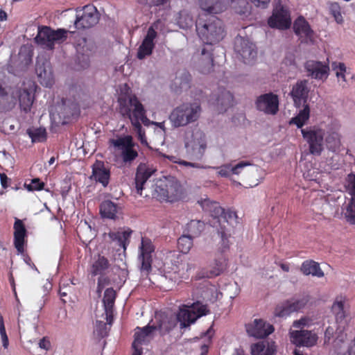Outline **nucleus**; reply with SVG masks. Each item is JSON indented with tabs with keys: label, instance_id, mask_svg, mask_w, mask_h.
I'll return each mask as SVG.
<instances>
[{
	"label": "nucleus",
	"instance_id": "obj_1",
	"mask_svg": "<svg viewBox=\"0 0 355 355\" xmlns=\"http://www.w3.org/2000/svg\"><path fill=\"white\" fill-rule=\"evenodd\" d=\"M209 312L206 305L196 302L191 305H183L176 315L161 313L155 315L156 324H153L155 331H158L161 336L169 334L180 323L181 329L189 327L199 318Z\"/></svg>",
	"mask_w": 355,
	"mask_h": 355
},
{
	"label": "nucleus",
	"instance_id": "obj_2",
	"mask_svg": "<svg viewBox=\"0 0 355 355\" xmlns=\"http://www.w3.org/2000/svg\"><path fill=\"white\" fill-rule=\"evenodd\" d=\"M155 171L146 164L141 163L137 166L135 178L137 193L146 198L151 196L159 200H172L176 195L173 184L159 180L154 185L148 187V180Z\"/></svg>",
	"mask_w": 355,
	"mask_h": 355
},
{
	"label": "nucleus",
	"instance_id": "obj_3",
	"mask_svg": "<svg viewBox=\"0 0 355 355\" xmlns=\"http://www.w3.org/2000/svg\"><path fill=\"white\" fill-rule=\"evenodd\" d=\"M119 105V113L124 118L130 120L132 125L137 132L138 138L141 143L147 144L145 132L142 129L140 121L144 125H148L150 121L146 116V110L143 105L135 96L120 97L118 100Z\"/></svg>",
	"mask_w": 355,
	"mask_h": 355
},
{
	"label": "nucleus",
	"instance_id": "obj_4",
	"mask_svg": "<svg viewBox=\"0 0 355 355\" xmlns=\"http://www.w3.org/2000/svg\"><path fill=\"white\" fill-rule=\"evenodd\" d=\"M196 31L201 40L206 44L218 43L225 36L223 21L213 15L202 13L196 21Z\"/></svg>",
	"mask_w": 355,
	"mask_h": 355
},
{
	"label": "nucleus",
	"instance_id": "obj_5",
	"mask_svg": "<svg viewBox=\"0 0 355 355\" xmlns=\"http://www.w3.org/2000/svg\"><path fill=\"white\" fill-rule=\"evenodd\" d=\"M202 112L198 102L184 103L175 107L169 115V120L173 128L184 127L197 121Z\"/></svg>",
	"mask_w": 355,
	"mask_h": 355
},
{
	"label": "nucleus",
	"instance_id": "obj_6",
	"mask_svg": "<svg viewBox=\"0 0 355 355\" xmlns=\"http://www.w3.org/2000/svg\"><path fill=\"white\" fill-rule=\"evenodd\" d=\"M68 31L64 28L53 30L48 26L39 27L35 37L36 42L49 49H53L55 44H60L67 38Z\"/></svg>",
	"mask_w": 355,
	"mask_h": 355
},
{
	"label": "nucleus",
	"instance_id": "obj_7",
	"mask_svg": "<svg viewBox=\"0 0 355 355\" xmlns=\"http://www.w3.org/2000/svg\"><path fill=\"white\" fill-rule=\"evenodd\" d=\"M185 148L187 157L193 161L201 160L207 148L205 133L200 130L193 131L191 138H187Z\"/></svg>",
	"mask_w": 355,
	"mask_h": 355
},
{
	"label": "nucleus",
	"instance_id": "obj_8",
	"mask_svg": "<svg viewBox=\"0 0 355 355\" xmlns=\"http://www.w3.org/2000/svg\"><path fill=\"white\" fill-rule=\"evenodd\" d=\"M301 133L309 145L310 154L320 156L324 150V128L314 125L301 129Z\"/></svg>",
	"mask_w": 355,
	"mask_h": 355
},
{
	"label": "nucleus",
	"instance_id": "obj_9",
	"mask_svg": "<svg viewBox=\"0 0 355 355\" xmlns=\"http://www.w3.org/2000/svg\"><path fill=\"white\" fill-rule=\"evenodd\" d=\"M100 15L96 8L91 4L76 9L74 26L76 29H87L98 24Z\"/></svg>",
	"mask_w": 355,
	"mask_h": 355
},
{
	"label": "nucleus",
	"instance_id": "obj_10",
	"mask_svg": "<svg viewBox=\"0 0 355 355\" xmlns=\"http://www.w3.org/2000/svg\"><path fill=\"white\" fill-rule=\"evenodd\" d=\"M110 144L121 150V157L125 164L131 163L138 156L137 150L135 149V144L132 137L130 135L121 137L117 139H112Z\"/></svg>",
	"mask_w": 355,
	"mask_h": 355
},
{
	"label": "nucleus",
	"instance_id": "obj_11",
	"mask_svg": "<svg viewBox=\"0 0 355 355\" xmlns=\"http://www.w3.org/2000/svg\"><path fill=\"white\" fill-rule=\"evenodd\" d=\"M155 327L154 325H147L144 327H137L135 329L134 341L132 343V355H141L143 345L148 344L155 337Z\"/></svg>",
	"mask_w": 355,
	"mask_h": 355
},
{
	"label": "nucleus",
	"instance_id": "obj_12",
	"mask_svg": "<svg viewBox=\"0 0 355 355\" xmlns=\"http://www.w3.org/2000/svg\"><path fill=\"white\" fill-rule=\"evenodd\" d=\"M234 51L245 64H252L257 54L255 45L242 37L235 38Z\"/></svg>",
	"mask_w": 355,
	"mask_h": 355
},
{
	"label": "nucleus",
	"instance_id": "obj_13",
	"mask_svg": "<svg viewBox=\"0 0 355 355\" xmlns=\"http://www.w3.org/2000/svg\"><path fill=\"white\" fill-rule=\"evenodd\" d=\"M161 24L162 21L157 20L148 28L146 35L138 49L137 55L138 59L143 60L146 56L151 55L155 47L154 40L157 37L156 30L159 29Z\"/></svg>",
	"mask_w": 355,
	"mask_h": 355
},
{
	"label": "nucleus",
	"instance_id": "obj_14",
	"mask_svg": "<svg viewBox=\"0 0 355 355\" xmlns=\"http://www.w3.org/2000/svg\"><path fill=\"white\" fill-rule=\"evenodd\" d=\"M139 250L140 254L139 256V260L141 262L140 270L142 273L148 275L151 270V254L154 252L155 247L150 239L142 237Z\"/></svg>",
	"mask_w": 355,
	"mask_h": 355
},
{
	"label": "nucleus",
	"instance_id": "obj_15",
	"mask_svg": "<svg viewBox=\"0 0 355 355\" xmlns=\"http://www.w3.org/2000/svg\"><path fill=\"white\" fill-rule=\"evenodd\" d=\"M308 302V296L287 300L284 303L277 306L275 309V315L277 317L289 315L291 313L298 311L304 308Z\"/></svg>",
	"mask_w": 355,
	"mask_h": 355
},
{
	"label": "nucleus",
	"instance_id": "obj_16",
	"mask_svg": "<svg viewBox=\"0 0 355 355\" xmlns=\"http://www.w3.org/2000/svg\"><path fill=\"white\" fill-rule=\"evenodd\" d=\"M334 153H338L342 146L339 127L331 124L324 128V146Z\"/></svg>",
	"mask_w": 355,
	"mask_h": 355
},
{
	"label": "nucleus",
	"instance_id": "obj_17",
	"mask_svg": "<svg viewBox=\"0 0 355 355\" xmlns=\"http://www.w3.org/2000/svg\"><path fill=\"white\" fill-rule=\"evenodd\" d=\"M290 334L291 342L297 347H311L318 339L315 333L305 329L292 331Z\"/></svg>",
	"mask_w": 355,
	"mask_h": 355
},
{
	"label": "nucleus",
	"instance_id": "obj_18",
	"mask_svg": "<svg viewBox=\"0 0 355 355\" xmlns=\"http://www.w3.org/2000/svg\"><path fill=\"white\" fill-rule=\"evenodd\" d=\"M237 218V216L236 212L233 211H227L226 212L224 211V214L218 218V220L214 222L212 225L214 227H218L216 223L218 224L220 228L218 229V234L220 236L223 246L224 248H227L228 247V237L230 235L229 231L227 229L225 223L232 224L233 222H236Z\"/></svg>",
	"mask_w": 355,
	"mask_h": 355
},
{
	"label": "nucleus",
	"instance_id": "obj_19",
	"mask_svg": "<svg viewBox=\"0 0 355 355\" xmlns=\"http://www.w3.org/2000/svg\"><path fill=\"white\" fill-rule=\"evenodd\" d=\"M255 104L258 110L268 114H275L278 111L279 100L277 95L268 93L259 96Z\"/></svg>",
	"mask_w": 355,
	"mask_h": 355
},
{
	"label": "nucleus",
	"instance_id": "obj_20",
	"mask_svg": "<svg viewBox=\"0 0 355 355\" xmlns=\"http://www.w3.org/2000/svg\"><path fill=\"white\" fill-rule=\"evenodd\" d=\"M309 93L308 81L306 80H298L292 87L290 94L293 98L294 105L300 107L302 105H308L307 100Z\"/></svg>",
	"mask_w": 355,
	"mask_h": 355
},
{
	"label": "nucleus",
	"instance_id": "obj_21",
	"mask_svg": "<svg viewBox=\"0 0 355 355\" xmlns=\"http://www.w3.org/2000/svg\"><path fill=\"white\" fill-rule=\"evenodd\" d=\"M245 329L250 336L256 338H265L274 331L272 325L261 319H255L252 322L246 324Z\"/></svg>",
	"mask_w": 355,
	"mask_h": 355
},
{
	"label": "nucleus",
	"instance_id": "obj_22",
	"mask_svg": "<svg viewBox=\"0 0 355 355\" xmlns=\"http://www.w3.org/2000/svg\"><path fill=\"white\" fill-rule=\"evenodd\" d=\"M307 75L316 80H325L329 76V67L315 60H308L304 65Z\"/></svg>",
	"mask_w": 355,
	"mask_h": 355
},
{
	"label": "nucleus",
	"instance_id": "obj_23",
	"mask_svg": "<svg viewBox=\"0 0 355 355\" xmlns=\"http://www.w3.org/2000/svg\"><path fill=\"white\" fill-rule=\"evenodd\" d=\"M291 24L288 11L283 7L276 8L272 15L268 19V24L271 28L286 29Z\"/></svg>",
	"mask_w": 355,
	"mask_h": 355
},
{
	"label": "nucleus",
	"instance_id": "obj_24",
	"mask_svg": "<svg viewBox=\"0 0 355 355\" xmlns=\"http://www.w3.org/2000/svg\"><path fill=\"white\" fill-rule=\"evenodd\" d=\"M110 171L106 168L104 164L101 162H96L92 166V175L91 178L101 183L104 187L109 184Z\"/></svg>",
	"mask_w": 355,
	"mask_h": 355
},
{
	"label": "nucleus",
	"instance_id": "obj_25",
	"mask_svg": "<svg viewBox=\"0 0 355 355\" xmlns=\"http://www.w3.org/2000/svg\"><path fill=\"white\" fill-rule=\"evenodd\" d=\"M116 299V292L112 288H107L105 291L104 296L103 299L104 311H105V319H106L109 324L112 322L113 320V308Z\"/></svg>",
	"mask_w": 355,
	"mask_h": 355
},
{
	"label": "nucleus",
	"instance_id": "obj_26",
	"mask_svg": "<svg viewBox=\"0 0 355 355\" xmlns=\"http://www.w3.org/2000/svg\"><path fill=\"white\" fill-rule=\"evenodd\" d=\"M332 310L336 314V320L338 324L337 330L342 333L350 321L351 318L346 315L345 304L342 301H336L334 302L332 306Z\"/></svg>",
	"mask_w": 355,
	"mask_h": 355
},
{
	"label": "nucleus",
	"instance_id": "obj_27",
	"mask_svg": "<svg viewBox=\"0 0 355 355\" xmlns=\"http://www.w3.org/2000/svg\"><path fill=\"white\" fill-rule=\"evenodd\" d=\"M36 73L37 75L40 83L46 87H50L53 84V76L51 69L48 64H40L37 62L35 68Z\"/></svg>",
	"mask_w": 355,
	"mask_h": 355
},
{
	"label": "nucleus",
	"instance_id": "obj_28",
	"mask_svg": "<svg viewBox=\"0 0 355 355\" xmlns=\"http://www.w3.org/2000/svg\"><path fill=\"white\" fill-rule=\"evenodd\" d=\"M294 32L300 37H304L306 42H312L313 32L304 18L300 17L294 22Z\"/></svg>",
	"mask_w": 355,
	"mask_h": 355
},
{
	"label": "nucleus",
	"instance_id": "obj_29",
	"mask_svg": "<svg viewBox=\"0 0 355 355\" xmlns=\"http://www.w3.org/2000/svg\"><path fill=\"white\" fill-rule=\"evenodd\" d=\"M100 213L102 218L116 220L121 213V208L111 200H105L100 205Z\"/></svg>",
	"mask_w": 355,
	"mask_h": 355
},
{
	"label": "nucleus",
	"instance_id": "obj_30",
	"mask_svg": "<svg viewBox=\"0 0 355 355\" xmlns=\"http://www.w3.org/2000/svg\"><path fill=\"white\" fill-rule=\"evenodd\" d=\"M215 101V104L218 111L224 112L226 111L228 107L232 106L234 96L230 91L225 89H219Z\"/></svg>",
	"mask_w": 355,
	"mask_h": 355
},
{
	"label": "nucleus",
	"instance_id": "obj_31",
	"mask_svg": "<svg viewBox=\"0 0 355 355\" xmlns=\"http://www.w3.org/2000/svg\"><path fill=\"white\" fill-rule=\"evenodd\" d=\"M191 77L189 72L181 71L178 73L171 84V88L175 92L187 91L190 88Z\"/></svg>",
	"mask_w": 355,
	"mask_h": 355
},
{
	"label": "nucleus",
	"instance_id": "obj_32",
	"mask_svg": "<svg viewBox=\"0 0 355 355\" xmlns=\"http://www.w3.org/2000/svg\"><path fill=\"white\" fill-rule=\"evenodd\" d=\"M14 243L16 249L19 253L24 252V237L26 235V229L22 221L16 219L14 224Z\"/></svg>",
	"mask_w": 355,
	"mask_h": 355
},
{
	"label": "nucleus",
	"instance_id": "obj_33",
	"mask_svg": "<svg viewBox=\"0 0 355 355\" xmlns=\"http://www.w3.org/2000/svg\"><path fill=\"white\" fill-rule=\"evenodd\" d=\"M202 209L209 213L214 220H218L220 216L224 214V209L222 208L219 203L212 201L208 198L204 199L198 202Z\"/></svg>",
	"mask_w": 355,
	"mask_h": 355
},
{
	"label": "nucleus",
	"instance_id": "obj_34",
	"mask_svg": "<svg viewBox=\"0 0 355 355\" xmlns=\"http://www.w3.org/2000/svg\"><path fill=\"white\" fill-rule=\"evenodd\" d=\"M225 0H200V6L207 15L216 14L223 11Z\"/></svg>",
	"mask_w": 355,
	"mask_h": 355
},
{
	"label": "nucleus",
	"instance_id": "obj_35",
	"mask_svg": "<svg viewBox=\"0 0 355 355\" xmlns=\"http://www.w3.org/2000/svg\"><path fill=\"white\" fill-rule=\"evenodd\" d=\"M341 215L347 223L355 225V200H347L341 207Z\"/></svg>",
	"mask_w": 355,
	"mask_h": 355
},
{
	"label": "nucleus",
	"instance_id": "obj_36",
	"mask_svg": "<svg viewBox=\"0 0 355 355\" xmlns=\"http://www.w3.org/2000/svg\"><path fill=\"white\" fill-rule=\"evenodd\" d=\"M300 270L305 275H311L317 277H322L324 272L318 263L313 260H307L302 263Z\"/></svg>",
	"mask_w": 355,
	"mask_h": 355
},
{
	"label": "nucleus",
	"instance_id": "obj_37",
	"mask_svg": "<svg viewBox=\"0 0 355 355\" xmlns=\"http://www.w3.org/2000/svg\"><path fill=\"white\" fill-rule=\"evenodd\" d=\"M303 108L295 117H293L289 123L295 125L298 128H302L308 121L310 117V107L309 105H302Z\"/></svg>",
	"mask_w": 355,
	"mask_h": 355
},
{
	"label": "nucleus",
	"instance_id": "obj_38",
	"mask_svg": "<svg viewBox=\"0 0 355 355\" xmlns=\"http://www.w3.org/2000/svg\"><path fill=\"white\" fill-rule=\"evenodd\" d=\"M303 108L295 117H293L289 123L295 125L298 128H302L308 121L310 117V107L309 105H302Z\"/></svg>",
	"mask_w": 355,
	"mask_h": 355
},
{
	"label": "nucleus",
	"instance_id": "obj_39",
	"mask_svg": "<svg viewBox=\"0 0 355 355\" xmlns=\"http://www.w3.org/2000/svg\"><path fill=\"white\" fill-rule=\"evenodd\" d=\"M19 106L25 112L31 110L33 103V96L26 89H19L17 92Z\"/></svg>",
	"mask_w": 355,
	"mask_h": 355
},
{
	"label": "nucleus",
	"instance_id": "obj_40",
	"mask_svg": "<svg viewBox=\"0 0 355 355\" xmlns=\"http://www.w3.org/2000/svg\"><path fill=\"white\" fill-rule=\"evenodd\" d=\"M226 266V259L222 254H220L214 260L211 265V268L209 271V274L207 275V277H211L219 275L225 270Z\"/></svg>",
	"mask_w": 355,
	"mask_h": 355
},
{
	"label": "nucleus",
	"instance_id": "obj_41",
	"mask_svg": "<svg viewBox=\"0 0 355 355\" xmlns=\"http://www.w3.org/2000/svg\"><path fill=\"white\" fill-rule=\"evenodd\" d=\"M202 59L200 64V71L203 73H209L213 67V58L209 50L202 49Z\"/></svg>",
	"mask_w": 355,
	"mask_h": 355
},
{
	"label": "nucleus",
	"instance_id": "obj_42",
	"mask_svg": "<svg viewBox=\"0 0 355 355\" xmlns=\"http://www.w3.org/2000/svg\"><path fill=\"white\" fill-rule=\"evenodd\" d=\"M205 223L199 220H192L187 225L186 231L187 234L193 238L198 236L204 230Z\"/></svg>",
	"mask_w": 355,
	"mask_h": 355
},
{
	"label": "nucleus",
	"instance_id": "obj_43",
	"mask_svg": "<svg viewBox=\"0 0 355 355\" xmlns=\"http://www.w3.org/2000/svg\"><path fill=\"white\" fill-rule=\"evenodd\" d=\"M109 267V261L108 260L103 257L98 256V258L94 261L92 267V275H97L102 274L106 269Z\"/></svg>",
	"mask_w": 355,
	"mask_h": 355
},
{
	"label": "nucleus",
	"instance_id": "obj_44",
	"mask_svg": "<svg viewBox=\"0 0 355 355\" xmlns=\"http://www.w3.org/2000/svg\"><path fill=\"white\" fill-rule=\"evenodd\" d=\"M26 133L31 139L32 142H42L46 139V132L43 128H31L26 130Z\"/></svg>",
	"mask_w": 355,
	"mask_h": 355
},
{
	"label": "nucleus",
	"instance_id": "obj_45",
	"mask_svg": "<svg viewBox=\"0 0 355 355\" xmlns=\"http://www.w3.org/2000/svg\"><path fill=\"white\" fill-rule=\"evenodd\" d=\"M130 234H131V232L117 231V232H110L108 234V236L112 241H116L119 246L125 248V243L129 239V237L130 236Z\"/></svg>",
	"mask_w": 355,
	"mask_h": 355
},
{
	"label": "nucleus",
	"instance_id": "obj_46",
	"mask_svg": "<svg viewBox=\"0 0 355 355\" xmlns=\"http://www.w3.org/2000/svg\"><path fill=\"white\" fill-rule=\"evenodd\" d=\"M193 237L189 234L182 235L178 241V247L181 252L187 254L193 246Z\"/></svg>",
	"mask_w": 355,
	"mask_h": 355
},
{
	"label": "nucleus",
	"instance_id": "obj_47",
	"mask_svg": "<svg viewBox=\"0 0 355 355\" xmlns=\"http://www.w3.org/2000/svg\"><path fill=\"white\" fill-rule=\"evenodd\" d=\"M252 355H274V350L266 346L264 342L257 343L252 346Z\"/></svg>",
	"mask_w": 355,
	"mask_h": 355
},
{
	"label": "nucleus",
	"instance_id": "obj_48",
	"mask_svg": "<svg viewBox=\"0 0 355 355\" xmlns=\"http://www.w3.org/2000/svg\"><path fill=\"white\" fill-rule=\"evenodd\" d=\"M105 320L106 322L101 320H96V321L94 332L101 338H103L107 335L108 331L110 329L109 326L112 324V323L109 324L106 319Z\"/></svg>",
	"mask_w": 355,
	"mask_h": 355
},
{
	"label": "nucleus",
	"instance_id": "obj_49",
	"mask_svg": "<svg viewBox=\"0 0 355 355\" xmlns=\"http://www.w3.org/2000/svg\"><path fill=\"white\" fill-rule=\"evenodd\" d=\"M331 68L335 71L336 76L338 79L341 78L344 82L346 81L345 73L347 68L343 62H334L331 64Z\"/></svg>",
	"mask_w": 355,
	"mask_h": 355
},
{
	"label": "nucleus",
	"instance_id": "obj_50",
	"mask_svg": "<svg viewBox=\"0 0 355 355\" xmlns=\"http://www.w3.org/2000/svg\"><path fill=\"white\" fill-rule=\"evenodd\" d=\"M346 191L351 196L349 199L355 200V175L350 173L346 179Z\"/></svg>",
	"mask_w": 355,
	"mask_h": 355
},
{
	"label": "nucleus",
	"instance_id": "obj_51",
	"mask_svg": "<svg viewBox=\"0 0 355 355\" xmlns=\"http://www.w3.org/2000/svg\"><path fill=\"white\" fill-rule=\"evenodd\" d=\"M24 187L29 191H41L44 189V183L41 182L39 178H33L30 183L26 182Z\"/></svg>",
	"mask_w": 355,
	"mask_h": 355
},
{
	"label": "nucleus",
	"instance_id": "obj_52",
	"mask_svg": "<svg viewBox=\"0 0 355 355\" xmlns=\"http://www.w3.org/2000/svg\"><path fill=\"white\" fill-rule=\"evenodd\" d=\"M0 335L2 340L3 347L4 349H7L9 345L8 338L6 334L3 317L0 316Z\"/></svg>",
	"mask_w": 355,
	"mask_h": 355
},
{
	"label": "nucleus",
	"instance_id": "obj_53",
	"mask_svg": "<svg viewBox=\"0 0 355 355\" xmlns=\"http://www.w3.org/2000/svg\"><path fill=\"white\" fill-rule=\"evenodd\" d=\"M261 172V169L257 166H251L248 170V175L256 180V182H253V184H250V187L256 186L259 184L258 178Z\"/></svg>",
	"mask_w": 355,
	"mask_h": 355
},
{
	"label": "nucleus",
	"instance_id": "obj_54",
	"mask_svg": "<svg viewBox=\"0 0 355 355\" xmlns=\"http://www.w3.org/2000/svg\"><path fill=\"white\" fill-rule=\"evenodd\" d=\"M218 173L222 177H230L232 174V164H225L219 167Z\"/></svg>",
	"mask_w": 355,
	"mask_h": 355
},
{
	"label": "nucleus",
	"instance_id": "obj_55",
	"mask_svg": "<svg viewBox=\"0 0 355 355\" xmlns=\"http://www.w3.org/2000/svg\"><path fill=\"white\" fill-rule=\"evenodd\" d=\"M139 3L151 6H158L164 4L168 0H136Z\"/></svg>",
	"mask_w": 355,
	"mask_h": 355
},
{
	"label": "nucleus",
	"instance_id": "obj_56",
	"mask_svg": "<svg viewBox=\"0 0 355 355\" xmlns=\"http://www.w3.org/2000/svg\"><path fill=\"white\" fill-rule=\"evenodd\" d=\"M251 166V164L248 162H240L235 166L232 165V174L239 175L241 173V171L245 168L246 166Z\"/></svg>",
	"mask_w": 355,
	"mask_h": 355
},
{
	"label": "nucleus",
	"instance_id": "obj_57",
	"mask_svg": "<svg viewBox=\"0 0 355 355\" xmlns=\"http://www.w3.org/2000/svg\"><path fill=\"white\" fill-rule=\"evenodd\" d=\"M331 10L332 15H333L335 20L338 24H342L343 21V16L338 9V6L337 5L333 6L331 8Z\"/></svg>",
	"mask_w": 355,
	"mask_h": 355
},
{
	"label": "nucleus",
	"instance_id": "obj_58",
	"mask_svg": "<svg viewBox=\"0 0 355 355\" xmlns=\"http://www.w3.org/2000/svg\"><path fill=\"white\" fill-rule=\"evenodd\" d=\"M310 320L307 318H302L300 320H295L293 323V327L295 328L302 329L304 327L309 326Z\"/></svg>",
	"mask_w": 355,
	"mask_h": 355
},
{
	"label": "nucleus",
	"instance_id": "obj_59",
	"mask_svg": "<svg viewBox=\"0 0 355 355\" xmlns=\"http://www.w3.org/2000/svg\"><path fill=\"white\" fill-rule=\"evenodd\" d=\"M180 266L181 268H179L178 270L175 271V272H177L180 278H185L187 274L184 270L187 272L189 269H190L189 264L187 263H181Z\"/></svg>",
	"mask_w": 355,
	"mask_h": 355
},
{
	"label": "nucleus",
	"instance_id": "obj_60",
	"mask_svg": "<svg viewBox=\"0 0 355 355\" xmlns=\"http://www.w3.org/2000/svg\"><path fill=\"white\" fill-rule=\"evenodd\" d=\"M71 288L70 286H65L64 284H62L60 285V290L59 293L62 298V300L65 302L66 300L64 299V297H66L68 294V292Z\"/></svg>",
	"mask_w": 355,
	"mask_h": 355
},
{
	"label": "nucleus",
	"instance_id": "obj_61",
	"mask_svg": "<svg viewBox=\"0 0 355 355\" xmlns=\"http://www.w3.org/2000/svg\"><path fill=\"white\" fill-rule=\"evenodd\" d=\"M39 347L41 349L49 350L51 347L50 341L46 337L42 338L39 342Z\"/></svg>",
	"mask_w": 355,
	"mask_h": 355
},
{
	"label": "nucleus",
	"instance_id": "obj_62",
	"mask_svg": "<svg viewBox=\"0 0 355 355\" xmlns=\"http://www.w3.org/2000/svg\"><path fill=\"white\" fill-rule=\"evenodd\" d=\"M334 328L331 327H328L326 329L325 333H324V337H325V342L327 340H329L330 338L333 336L334 334Z\"/></svg>",
	"mask_w": 355,
	"mask_h": 355
},
{
	"label": "nucleus",
	"instance_id": "obj_63",
	"mask_svg": "<svg viewBox=\"0 0 355 355\" xmlns=\"http://www.w3.org/2000/svg\"><path fill=\"white\" fill-rule=\"evenodd\" d=\"M180 164L182 165L186 166H192V167L198 168H202V166L200 164L195 163V162L181 161V162H180Z\"/></svg>",
	"mask_w": 355,
	"mask_h": 355
},
{
	"label": "nucleus",
	"instance_id": "obj_64",
	"mask_svg": "<svg viewBox=\"0 0 355 355\" xmlns=\"http://www.w3.org/2000/svg\"><path fill=\"white\" fill-rule=\"evenodd\" d=\"M8 180V178L6 174H4V173L0 174V180H1V185L3 188H6L8 187V185H7Z\"/></svg>",
	"mask_w": 355,
	"mask_h": 355
}]
</instances>
